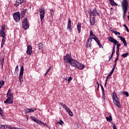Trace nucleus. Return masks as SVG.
Wrapping results in <instances>:
<instances>
[{
  "label": "nucleus",
  "mask_w": 129,
  "mask_h": 129,
  "mask_svg": "<svg viewBox=\"0 0 129 129\" xmlns=\"http://www.w3.org/2000/svg\"><path fill=\"white\" fill-rule=\"evenodd\" d=\"M112 99L114 104L118 108H120L121 105H120V103L119 102V99H118V97H117L116 93L114 91L113 92Z\"/></svg>",
  "instance_id": "1"
},
{
  "label": "nucleus",
  "mask_w": 129,
  "mask_h": 129,
  "mask_svg": "<svg viewBox=\"0 0 129 129\" xmlns=\"http://www.w3.org/2000/svg\"><path fill=\"white\" fill-rule=\"evenodd\" d=\"M11 89H9L8 92H7V97L8 99L4 101V103H6L8 104H12V103H14L13 101V98H14V95L11 93Z\"/></svg>",
  "instance_id": "2"
},
{
  "label": "nucleus",
  "mask_w": 129,
  "mask_h": 129,
  "mask_svg": "<svg viewBox=\"0 0 129 129\" xmlns=\"http://www.w3.org/2000/svg\"><path fill=\"white\" fill-rule=\"evenodd\" d=\"M121 6L123 12V18L124 19L125 14H126V12H127V7L128 6V2H127V0H123L121 3Z\"/></svg>",
  "instance_id": "3"
},
{
  "label": "nucleus",
  "mask_w": 129,
  "mask_h": 129,
  "mask_svg": "<svg viewBox=\"0 0 129 129\" xmlns=\"http://www.w3.org/2000/svg\"><path fill=\"white\" fill-rule=\"evenodd\" d=\"M22 27L24 30H28L29 29V24H28V18H25L22 21Z\"/></svg>",
  "instance_id": "4"
},
{
  "label": "nucleus",
  "mask_w": 129,
  "mask_h": 129,
  "mask_svg": "<svg viewBox=\"0 0 129 129\" xmlns=\"http://www.w3.org/2000/svg\"><path fill=\"white\" fill-rule=\"evenodd\" d=\"M24 66H22L19 75V80L21 85L23 84V77H24Z\"/></svg>",
  "instance_id": "5"
},
{
  "label": "nucleus",
  "mask_w": 129,
  "mask_h": 129,
  "mask_svg": "<svg viewBox=\"0 0 129 129\" xmlns=\"http://www.w3.org/2000/svg\"><path fill=\"white\" fill-rule=\"evenodd\" d=\"M89 15L90 17H95L96 16H99V13L97 12L96 8H94L93 10H90L89 12Z\"/></svg>",
  "instance_id": "6"
},
{
  "label": "nucleus",
  "mask_w": 129,
  "mask_h": 129,
  "mask_svg": "<svg viewBox=\"0 0 129 129\" xmlns=\"http://www.w3.org/2000/svg\"><path fill=\"white\" fill-rule=\"evenodd\" d=\"M13 18L15 21L20 22V20L21 19V15L20 14V12H18L13 14Z\"/></svg>",
  "instance_id": "7"
},
{
  "label": "nucleus",
  "mask_w": 129,
  "mask_h": 129,
  "mask_svg": "<svg viewBox=\"0 0 129 129\" xmlns=\"http://www.w3.org/2000/svg\"><path fill=\"white\" fill-rule=\"evenodd\" d=\"M40 17L41 22H43V20L45 17V10L44 8H41L39 9Z\"/></svg>",
  "instance_id": "8"
},
{
  "label": "nucleus",
  "mask_w": 129,
  "mask_h": 129,
  "mask_svg": "<svg viewBox=\"0 0 129 129\" xmlns=\"http://www.w3.org/2000/svg\"><path fill=\"white\" fill-rule=\"evenodd\" d=\"M108 41L111 42V43H113L114 44V45H117H117H119L118 41L117 40H115L114 38H113L111 36L108 37Z\"/></svg>",
  "instance_id": "9"
},
{
  "label": "nucleus",
  "mask_w": 129,
  "mask_h": 129,
  "mask_svg": "<svg viewBox=\"0 0 129 129\" xmlns=\"http://www.w3.org/2000/svg\"><path fill=\"white\" fill-rule=\"evenodd\" d=\"M35 110H37V108H26V109H24V112L26 114H28V113H30V112H34Z\"/></svg>",
  "instance_id": "10"
},
{
  "label": "nucleus",
  "mask_w": 129,
  "mask_h": 129,
  "mask_svg": "<svg viewBox=\"0 0 129 129\" xmlns=\"http://www.w3.org/2000/svg\"><path fill=\"white\" fill-rule=\"evenodd\" d=\"M70 65H71L73 67H76L77 66V64H78V61H77L76 60L71 58V60H70V62H69Z\"/></svg>",
  "instance_id": "11"
},
{
  "label": "nucleus",
  "mask_w": 129,
  "mask_h": 129,
  "mask_svg": "<svg viewBox=\"0 0 129 129\" xmlns=\"http://www.w3.org/2000/svg\"><path fill=\"white\" fill-rule=\"evenodd\" d=\"M71 59H72V58L69 56V54H68V53H67L63 58V60L65 61L66 63H70V61H71Z\"/></svg>",
  "instance_id": "12"
},
{
  "label": "nucleus",
  "mask_w": 129,
  "mask_h": 129,
  "mask_svg": "<svg viewBox=\"0 0 129 129\" xmlns=\"http://www.w3.org/2000/svg\"><path fill=\"white\" fill-rule=\"evenodd\" d=\"M32 53H33V51H32V46L30 45H28L27 46L26 54L27 55H32Z\"/></svg>",
  "instance_id": "13"
},
{
  "label": "nucleus",
  "mask_w": 129,
  "mask_h": 129,
  "mask_svg": "<svg viewBox=\"0 0 129 129\" xmlns=\"http://www.w3.org/2000/svg\"><path fill=\"white\" fill-rule=\"evenodd\" d=\"M100 85L101 86V89L102 90V98L103 99V100H105V91H104V88H103V86L101 84H100Z\"/></svg>",
  "instance_id": "14"
},
{
  "label": "nucleus",
  "mask_w": 129,
  "mask_h": 129,
  "mask_svg": "<svg viewBox=\"0 0 129 129\" xmlns=\"http://www.w3.org/2000/svg\"><path fill=\"white\" fill-rule=\"evenodd\" d=\"M25 2H26V0H16L14 6L15 7H19L20 5H22L23 3H25Z\"/></svg>",
  "instance_id": "15"
},
{
  "label": "nucleus",
  "mask_w": 129,
  "mask_h": 129,
  "mask_svg": "<svg viewBox=\"0 0 129 129\" xmlns=\"http://www.w3.org/2000/svg\"><path fill=\"white\" fill-rule=\"evenodd\" d=\"M84 65L82 63H80L78 61V63L77 64V66L76 68L78 69H80V70H82V69H84Z\"/></svg>",
  "instance_id": "16"
},
{
  "label": "nucleus",
  "mask_w": 129,
  "mask_h": 129,
  "mask_svg": "<svg viewBox=\"0 0 129 129\" xmlns=\"http://www.w3.org/2000/svg\"><path fill=\"white\" fill-rule=\"evenodd\" d=\"M90 19V24L91 26H94V24H95V18L90 17L89 18Z\"/></svg>",
  "instance_id": "17"
},
{
  "label": "nucleus",
  "mask_w": 129,
  "mask_h": 129,
  "mask_svg": "<svg viewBox=\"0 0 129 129\" xmlns=\"http://www.w3.org/2000/svg\"><path fill=\"white\" fill-rule=\"evenodd\" d=\"M38 46V48L39 49V50L40 52H43V47L44 46V45L43 44V43H39L37 44Z\"/></svg>",
  "instance_id": "18"
},
{
  "label": "nucleus",
  "mask_w": 129,
  "mask_h": 129,
  "mask_svg": "<svg viewBox=\"0 0 129 129\" xmlns=\"http://www.w3.org/2000/svg\"><path fill=\"white\" fill-rule=\"evenodd\" d=\"M68 29L70 30V32H71L72 31L71 28V20L70 19H68Z\"/></svg>",
  "instance_id": "19"
},
{
  "label": "nucleus",
  "mask_w": 129,
  "mask_h": 129,
  "mask_svg": "<svg viewBox=\"0 0 129 129\" xmlns=\"http://www.w3.org/2000/svg\"><path fill=\"white\" fill-rule=\"evenodd\" d=\"M26 13H28V9H24L22 11H21V15L22 18H24V17H25Z\"/></svg>",
  "instance_id": "20"
},
{
  "label": "nucleus",
  "mask_w": 129,
  "mask_h": 129,
  "mask_svg": "<svg viewBox=\"0 0 129 129\" xmlns=\"http://www.w3.org/2000/svg\"><path fill=\"white\" fill-rule=\"evenodd\" d=\"M85 47L86 48H90V49H91V43L89 42V40H87Z\"/></svg>",
  "instance_id": "21"
},
{
  "label": "nucleus",
  "mask_w": 129,
  "mask_h": 129,
  "mask_svg": "<svg viewBox=\"0 0 129 129\" xmlns=\"http://www.w3.org/2000/svg\"><path fill=\"white\" fill-rule=\"evenodd\" d=\"M5 30H6V28L5 27V26H2L1 30H0V35H6Z\"/></svg>",
  "instance_id": "22"
},
{
  "label": "nucleus",
  "mask_w": 129,
  "mask_h": 129,
  "mask_svg": "<svg viewBox=\"0 0 129 129\" xmlns=\"http://www.w3.org/2000/svg\"><path fill=\"white\" fill-rule=\"evenodd\" d=\"M109 3L111 6H114V7H116L117 4H116L113 0H109Z\"/></svg>",
  "instance_id": "23"
},
{
  "label": "nucleus",
  "mask_w": 129,
  "mask_h": 129,
  "mask_svg": "<svg viewBox=\"0 0 129 129\" xmlns=\"http://www.w3.org/2000/svg\"><path fill=\"white\" fill-rule=\"evenodd\" d=\"M1 64H2V69H3L4 68V64H5V58H3L0 60V66Z\"/></svg>",
  "instance_id": "24"
},
{
  "label": "nucleus",
  "mask_w": 129,
  "mask_h": 129,
  "mask_svg": "<svg viewBox=\"0 0 129 129\" xmlns=\"http://www.w3.org/2000/svg\"><path fill=\"white\" fill-rule=\"evenodd\" d=\"M77 29L79 33H80L81 32V24L78 23L77 24Z\"/></svg>",
  "instance_id": "25"
},
{
  "label": "nucleus",
  "mask_w": 129,
  "mask_h": 129,
  "mask_svg": "<svg viewBox=\"0 0 129 129\" xmlns=\"http://www.w3.org/2000/svg\"><path fill=\"white\" fill-rule=\"evenodd\" d=\"M96 36L95 35V34H93V31H92V30L90 31V38H93L92 37H93V38H95V37Z\"/></svg>",
  "instance_id": "26"
},
{
  "label": "nucleus",
  "mask_w": 129,
  "mask_h": 129,
  "mask_svg": "<svg viewBox=\"0 0 129 129\" xmlns=\"http://www.w3.org/2000/svg\"><path fill=\"white\" fill-rule=\"evenodd\" d=\"M120 46H121V44H117L116 47V54H119V47H120Z\"/></svg>",
  "instance_id": "27"
},
{
  "label": "nucleus",
  "mask_w": 129,
  "mask_h": 129,
  "mask_svg": "<svg viewBox=\"0 0 129 129\" xmlns=\"http://www.w3.org/2000/svg\"><path fill=\"white\" fill-rule=\"evenodd\" d=\"M0 36L3 37L2 42H6V34H2Z\"/></svg>",
  "instance_id": "28"
},
{
  "label": "nucleus",
  "mask_w": 129,
  "mask_h": 129,
  "mask_svg": "<svg viewBox=\"0 0 129 129\" xmlns=\"http://www.w3.org/2000/svg\"><path fill=\"white\" fill-rule=\"evenodd\" d=\"M121 94H124L126 95V97H128V92L125 91H121Z\"/></svg>",
  "instance_id": "29"
},
{
  "label": "nucleus",
  "mask_w": 129,
  "mask_h": 129,
  "mask_svg": "<svg viewBox=\"0 0 129 129\" xmlns=\"http://www.w3.org/2000/svg\"><path fill=\"white\" fill-rule=\"evenodd\" d=\"M119 56V54L116 53V59L114 60V64H116V62L118 60V57Z\"/></svg>",
  "instance_id": "30"
},
{
  "label": "nucleus",
  "mask_w": 129,
  "mask_h": 129,
  "mask_svg": "<svg viewBox=\"0 0 129 129\" xmlns=\"http://www.w3.org/2000/svg\"><path fill=\"white\" fill-rule=\"evenodd\" d=\"M106 119L107 121L110 122L112 120V117L110 115L109 117H106Z\"/></svg>",
  "instance_id": "31"
},
{
  "label": "nucleus",
  "mask_w": 129,
  "mask_h": 129,
  "mask_svg": "<svg viewBox=\"0 0 129 129\" xmlns=\"http://www.w3.org/2000/svg\"><path fill=\"white\" fill-rule=\"evenodd\" d=\"M5 85V82L3 80L0 81V89Z\"/></svg>",
  "instance_id": "32"
},
{
  "label": "nucleus",
  "mask_w": 129,
  "mask_h": 129,
  "mask_svg": "<svg viewBox=\"0 0 129 129\" xmlns=\"http://www.w3.org/2000/svg\"><path fill=\"white\" fill-rule=\"evenodd\" d=\"M118 38L121 40L122 42H124L125 41V39H124V37H122L121 36H118Z\"/></svg>",
  "instance_id": "33"
},
{
  "label": "nucleus",
  "mask_w": 129,
  "mask_h": 129,
  "mask_svg": "<svg viewBox=\"0 0 129 129\" xmlns=\"http://www.w3.org/2000/svg\"><path fill=\"white\" fill-rule=\"evenodd\" d=\"M59 105H61V106H62V108H65L67 106V105H66V104H63V103H62V102L59 103Z\"/></svg>",
  "instance_id": "34"
},
{
  "label": "nucleus",
  "mask_w": 129,
  "mask_h": 129,
  "mask_svg": "<svg viewBox=\"0 0 129 129\" xmlns=\"http://www.w3.org/2000/svg\"><path fill=\"white\" fill-rule=\"evenodd\" d=\"M128 52H126L125 53H123L121 55L122 57H123V58H125L126 57H127V56H128Z\"/></svg>",
  "instance_id": "35"
},
{
  "label": "nucleus",
  "mask_w": 129,
  "mask_h": 129,
  "mask_svg": "<svg viewBox=\"0 0 129 129\" xmlns=\"http://www.w3.org/2000/svg\"><path fill=\"white\" fill-rule=\"evenodd\" d=\"M93 40H95V41L96 42V43H98V42H99V39H98V37H97V36H95L94 37H93Z\"/></svg>",
  "instance_id": "36"
},
{
  "label": "nucleus",
  "mask_w": 129,
  "mask_h": 129,
  "mask_svg": "<svg viewBox=\"0 0 129 129\" xmlns=\"http://www.w3.org/2000/svg\"><path fill=\"white\" fill-rule=\"evenodd\" d=\"M30 118L32 120H33V121H35L37 119V118L34 116H31Z\"/></svg>",
  "instance_id": "37"
},
{
  "label": "nucleus",
  "mask_w": 129,
  "mask_h": 129,
  "mask_svg": "<svg viewBox=\"0 0 129 129\" xmlns=\"http://www.w3.org/2000/svg\"><path fill=\"white\" fill-rule=\"evenodd\" d=\"M35 122H36V123H38V124H41V123H44L42 122V121L39 120V119H36V120L35 121Z\"/></svg>",
  "instance_id": "38"
},
{
  "label": "nucleus",
  "mask_w": 129,
  "mask_h": 129,
  "mask_svg": "<svg viewBox=\"0 0 129 129\" xmlns=\"http://www.w3.org/2000/svg\"><path fill=\"white\" fill-rule=\"evenodd\" d=\"M112 33H113V34H115V35H116V36H117V35H120V33L116 31H113Z\"/></svg>",
  "instance_id": "39"
},
{
  "label": "nucleus",
  "mask_w": 129,
  "mask_h": 129,
  "mask_svg": "<svg viewBox=\"0 0 129 129\" xmlns=\"http://www.w3.org/2000/svg\"><path fill=\"white\" fill-rule=\"evenodd\" d=\"M97 44H98V45L99 46V48H103V47L102 46V45L100 43V41L99 42H97Z\"/></svg>",
  "instance_id": "40"
},
{
  "label": "nucleus",
  "mask_w": 129,
  "mask_h": 129,
  "mask_svg": "<svg viewBox=\"0 0 129 129\" xmlns=\"http://www.w3.org/2000/svg\"><path fill=\"white\" fill-rule=\"evenodd\" d=\"M19 72V66H17L16 67V69H15V73H18V72Z\"/></svg>",
  "instance_id": "41"
},
{
  "label": "nucleus",
  "mask_w": 129,
  "mask_h": 129,
  "mask_svg": "<svg viewBox=\"0 0 129 129\" xmlns=\"http://www.w3.org/2000/svg\"><path fill=\"white\" fill-rule=\"evenodd\" d=\"M50 13L51 16H52V15H54V9H52L50 10Z\"/></svg>",
  "instance_id": "42"
},
{
  "label": "nucleus",
  "mask_w": 129,
  "mask_h": 129,
  "mask_svg": "<svg viewBox=\"0 0 129 129\" xmlns=\"http://www.w3.org/2000/svg\"><path fill=\"white\" fill-rule=\"evenodd\" d=\"M58 124H60V125H63L64 124V122L61 120H60V121L58 122Z\"/></svg>",
  "instance_id": "43"
},
{
  "label": "nucleus",
  "mask_w": 129,
  "mask_h": 129,
  "mask_svg": "<svg viewBox=\"0 0 129 129\" xmlns=\"http://www.w3.org/2000/svg\"><path fill=\"white\" fill-rule=\"evenodd\" d=\"M0 114L3 116L4 114V111H3V109H2V108L0 107Z\"/></svg>",
  "instance_id": "44"
},
{
  "label": "nucleus",
  "mask_w": 129,
  "mask_h": 129,
  "mask_svg": "<svg viewBox=\"0 0 129 129\" xmlns=\"http://www.w3.org/2000/svg\"><path fill=\"white\" fill-rule=\"evenodd\" d=\"M68 112L69 113V115H70V116H72L73 115V113H72L71 110H69Z\"/></svg>",
  "instance_id": "45"
},
{
  "label": "nucleus",
  "mask_w": 129,
  "mask_h": 129,
  "mask_svg": "<svg viewBox=\"0 0 129 129\" xmlns=\"http://www.w3.org/2000/svg\"><path fill=\"white\" fill-rule=\"evenodd\" d=\"M93 39V37H89L88 38V40H89V42L91 44V42H92V39Z\"/></svg>",
  "instance_id": "46"
},
{
  "label": "nucleus",
  "mask_w": 129,
  "mask_h": 129,
  "mask_svg": "<svg viewBox=\"0 0 129 129\" xmlns=\"http://www.w3.org/2000/svg\"><path fill=\"white\" fill-rule=\"evenodd\" d=\"M116 66V64H114L113 66V68L112 69V72H114V70L115 69V67Z\"/></svg>",
  "instance_id": "47"
},
{
  "label": "nucleus",
  "mask_w": 129,
  "mask_h": 129,
  "mask_svg": "<svg viewBox=\"0 0 129 129\" xmlns=\"http://www.w3.org/2000/svg\"><path fill=\"white\" fill-rule=\"evenodd\" d=\"M73 79V78H72V77H70L68 79V82H70V81H72V80Z\"/></svg>",
  "instance_id": "48"
},
{
  "label": "nucleus",
  "mask_w": 129,
  "mask_h": 129,
  "mask_svg": "<svg viewBox=\"0 0 129 129\" xmlns=\"http://www.w3.org/2000/svg\"><path fill=\"white\" fill-rule=\"evenodd\" d=\"M2 126H4V128H6V127H5V126H6V127H7L8 128H10V126H9V125H1V127H2Z\"/></svg>",
  "instance_id": "49"
},
{
  "label": "nucleus",
  "mask_w": 129,
  "mask_h": 129,
  "mask_svg": "<svg viewBox=\"0 0 129 129\" xmlns=\"http://www.w3.org/2000/svg\"><path fill=\"white\" fill-rule=\"evenodd\" d=\"M112 57H113V54H112L111 53V55L109 56V60L108 61H110V60H111V58H112Z\"/></svg>",
  "instance_id": "50"
},
{
  "label": "nucleus",
  "mask_w": 129,
  "mask_h": 129,
  "mask_svg": "<svg viewBox=\"0 0 129 129\" xmlns=\"http://www.w3.org/2000/svg\"><path fill=\"white\" fill-rule=\"evenodd\" d=\"M123 43L124 44V45L125 47H127V43H126V41L125 40L124 41H123Z\"/></svg>",
  "instance_id": "51"
},
{
  "label": "nucleus",
  "mask_w": 129,
  "mask_h": 129,
  "mask_svg": "<svg viewBox=\"0 0 129 129\" xmlns=\"http://www.w3.org/2000/svg\"><path fill=\"white\" fill-rule=\"evenodd\" d=\"M5 42L4 41H2V43H1V48H3L4 47V45H5Z\"/></svg>",
  "instance_id": "52"
},
{
  "label": "nucleus",
  "mask_w": 129,
  "mask_h": 129,
  "mask_svg": "<svg viewBox=\"0 0 129 129\" xmlns=\"http://www.w3.org/2000/svg\"><path fill=\"white\" fill-rule=\"evenodd\" d=\"M112 126H113V129H117V128H116V126L115 125V124L113 123Z\"/></svg>",
  "instance_id": "53"
},
{
  "label": "nucleus",
  "mask_w": 129,
  "mask_h": 129,
  "mask_svg": "<svg viewBox=\"0 0 129 129\" xmlns=\"http://www.w3.org/2000/svg\"><path fill=\"white\" fill-rule=\"evenodd\" d=\"M64 109H66V110H67V112L70 110V109H69V108H68L67 106V107H66V108H64Z\"/></svg>",
  "instance_id": "54"
},
{
  "label": "nucleus",
  "mask_w": 129,
  "mask_h": 129,
  "mask_svg": "<svg viewBox=\"0 0 129 129\" xmlns=\"http://www.w3.org/2000/svg\"><path fill=\"white\" fill-rule=\"evenodd\" d=\"M113 73V72L111 71L110 72V73L108 75V76H109V77L111 76V75H112V74Z\"/></svg>",
  "instance_id": "55"
},
{
  "label": "nucleus",
  "mask_w": 129,
  "mask_h": 129,
  "mask_svg": "<svg viewBox=\"0 0 129 129\" xmlns=\"http://www.w3.org/2000/svg\"><path fill=\"white\" fill-rule=\"evenodd\" d=\"M115 53V49H112V54H114Z\"/></svg>",
  "instance_id": "56"
},
{
  "label": "nucleus",
  "mask_w": 129,
  "mask_h": 129,
  "mask_svg": "<svg viewBox=\"0 0 129 129\" xmlns=\"http://www.w3.org/2000/svg\"><path fill=\"white\" fill-rule=\"evenodd\" d=\"M49 71H49V70H47V71L45 74V76H46V75H47L48 74V73H49Z\"/></svg>",
  "instance_id": "57"
},
{
  "label": "nucleus",
  "mask_w": 129,
  "mask_h": 129,
  "mask_svg": "<svg viewBox=\"0 0 129 129\" xmlns=\"http://www.w3.org/2000/svg\"><path fill=\"white\" fill-rule=\"evenodd\" d=\"M63 81H65V80H66V82H67V80H68V78H63Z\"/></svg>",
  "instance_id": "58"
},
{
  "label": "nucleus",
  "mask_w": 129,
  "mask_h": 129,
  "mask_svg": "<svg viewBox=\"0 0 129 129\" xmlns=\"http://www.w3.org/2000/svg\"><path fill=\"white\" fill-rule=\"evenodd\" d=\"M125 28L126 30V32H129L128 27H127V26H126Z\"/></svg>",
  "instance_id": "59"
},
{
  "label": "nucleus",
  "mask_w": 129,
  "mask_h": 129,
  "mask_svg": "<svg viewBox=\"0 0 129 129\" xmlns=\"http://www.w3.org/2000/svg\"><path fill=\"white\" fill-rule=\"evenodd\" d=\"M115 45H116V44H114H114L113 45V48H112V49H115Z\"/></svg>",
  "instance_id": "60"
},
{
  "label": "nucleus",
  "mask_w": 129,
  "mask_h": 129,
  "mask_svg": "<svg viewBox=\"0 0 129 129\" xmlns=\"http://www.w3.org/2000/svg\"><path fill=\"white\" fill-rule=\"evenodd\" d=\"M9 128L10 129H15V127L10 126V127H9Z\"/></svg>",
  "instance_id": "61"
},
{
  "label": "nucleus",
  "mask_w": 129,
  "mask_h": 129,
  "mask_svg": "<svg viewBox=\"0 0 129 129\" xmlns=\"http://www.w3.org/2000/svg\"><path fill=\"white\" fill-rule=\"evenodd\" d=\"M106 85H107V83H105L104 87H106Z\"/></svg>",
  "instance_id": "62"
},
{
  "label": "nucleus",
  "mask_w": 129,
  "mask_h": 129,
  "mask_svg": "<svg viewBox=\"0 0 129 129\" xmlns=\"http://www.w3.org/2000/svg\"><path fill=\"white\" fill-rule=\"evenodd\" d=\"M109 77H110L109 76H107L106 77V79L108 80V79H109Z\"/></svg>",
  "instance_id": "63"
},
{
  "label": "nucleus",
  "mask_w": 129,
  "mask_h": 129,
  "mask_svg": "<svg viewBox=\"0 0 129 129\" xmlns=\"http://www.w3.org/2000/svg\"><path fill=\"white\" fill-rule=\"evenodd\" d=\"M108 81V80L107 79H106L105 83H107Z\"/></svg>",
  "instance_id": "64"
}]
</instances>
